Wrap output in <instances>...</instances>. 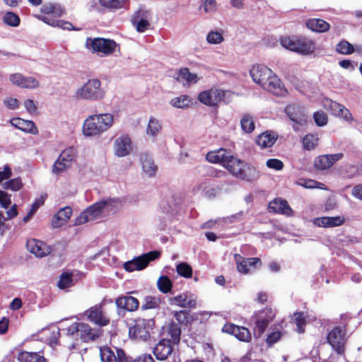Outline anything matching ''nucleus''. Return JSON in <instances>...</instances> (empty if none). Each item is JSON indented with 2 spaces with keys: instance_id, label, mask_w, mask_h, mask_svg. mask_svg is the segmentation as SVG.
Instances as JSON below:
<instances>
[{
  "instance_id": "nucleus-1",
  "label": "nucleus",
  "mask_w": 362,
  "mask_h": 362,
  "mask_svg": "<svg viewBox=\"0 0 362 362\" xmlns=\"http://www.w3.org/2000/svg\"><path fill=\"white\" fill-rule=\"evenodd\" d=\"M113 121L114 117L110 113L90 115L83 122V132L88 136L100 135L112 126Z\"/></svg>"
},
{
  "instance_id": "nucleus-2",
  "label": "nucleus",
  "mask_w": 362,
  "mask_h": 362,
  "mask_svg": "<svg viewBox=\"0 0 362 362\" xmlns=\"http://www.w3.org/2000/svg\"><path fill=\"white\" fill-rule=\"evenodd\" d=\"M223 167L236 178L247 182H254L259 177V171L254 166L234 157L233 154L226 164H223Z\"/></svg>"
},
{
  "instance_id": "nucleus-3",
  "label": "nucleus",
  "mask_w": 362,
  "mask_h": 362,
  "mask_svg": "<svg viewBox=\"0 0 362 362\" xmlns=\"http://www.w3.org/2000/svg\"><path fill=\"white\" fill-rule=\"evenodd\" d=\"M280 43L284 48L302 54H310L316 49L315 42L306 37L284 36L280 38Z\"/></svg>"
},
{
  "instance_id": "nucleus-4",
  "label": "nucleus",
  "mask_w": 362,
  "mask_h": 362,
  "mask_svg": "<svg viewBox=\"0 0 362 362\" xmlns=\"http://www.w3.org/2000/svg\"><path fill=\"white\" fill-rule=\"evenodd\" d=\"M276 312L269 307H265L252 315V321L254 323L252 330L255 339L262 337L269 325L274 320Z\"/></svg>"
},
{
  "instance_id": "nucleus-5",
  "label": "nucleus",
  "mask_w": 362,
  "mask_h": 362,
  "mask_svg": "<svg viewBox=\"0 0 362 362\" xmlns=\"http://www.w3.org/2000/svg\"><path fill=\"white\" fill-rule=\"evenodd\" d=\"M67 334L71 337H79L83 341L88 342L99 338L102 331L99 329H93L84 322H74L68 327Z\"/></svg>"
},
{
  "instance_id": "nucleus-6",
  "label": "nucleus",
  "mask_w": 362,
  "mask_h": 362,
  "mask_svg": "<svg viewBox=\"0 0 362 362\" xmlns=\"http://www.w3.org/2000/svg\"><path fill=\"white\" fill-rule=\"evenodd\" d=\"M86 47L93 53H100L107 56L113 54L118 45L111 39L103 37H88L85 43Z\"/></svg>"
},
{
  "instance_id": "nucleus-7",
  "label": "nucleus",
  "mask_w": 362,
  "mask_h": 362,
  "mask_svg": "<svg viewBox=\"0 0 362 362\" xmlns=\"http://www.w3.org/2000/svg\"><path fill=\"white\" fill-rule=\"evenodd\" d=\"M152 319L138 317L134 320V324L129 327V337L131 339L147 341L150 337V332L154 325Z\"/></svg>"
},
{
  "instance_id": "nucleus-8",
  "label": "nucleus",
  "mask_w": 362,
  "mask_h": 362,
  "mask_svg": "<svg viewBox=\"0 0 362 362\" xmlns=\"http://www.w3.org/2000/svg\"><path fill=\"white\" fill-rule=\"evenodd\" d=\"M105 90L101 88L100 80L90 79L76 92L77 98L90 100H98L104 98Z\"/></svg>"
},
{
  "instance_id": "nucleus-9",
  "label": "nucleus",
  "mask_w": 362,
  "mask_h": 362,
  "mask_svg": "<svg viewBox=\"0 0 362 362\" xmlns=\"http://www.w3.org/2000/svg\"><path fill=\"white\" fill-rule=\"evenodd\" d=\"M285 113L293 122V129L300 132L308 124V117L303 108L298 105H288L285 107Z\"/></svg>"
},
{
  "instance_id": "nucleus-10",
  "label": "nucleus",
  "mask_w": 362,
  "mask_h": 362,
  "mask_svg": "<svg viewBox=\"0 0 362 362\" xmlns=\"http://www.w3.org/2000/svg\"><path fill=\"white\" fill-rule=\"evenodd\" d=\"M160 255L159 251L153 250L146 254H143L128 261L124 264V268L127 272L140 271L145 269L151 261L158 259Z\"/></svg>"
},
{
  "instance_id": "nucleus-11",
  "label": "nucleus",
  "mask_w": 362,
  "mask_h": 362,
  "mask_svg": "<svg viewBox=\"0 0 362 362\" xmlns=\"http://www.w3.org/2000/svg\"><path fill=\"white\" fill-rule=\"evenodd\" d=\"M88 321L99 326L105 327L110 324V317L104 310V303H100L91 306L84 313Z\"/></svg>"
},
{
  "instance_id": "nucleus-12",
  "label": "nucleus",
  "mask_w": 362,
  "mask_h": 362,
  "mask_svg": "<svg viewBox=\"0 0 362 362\" xmlns=\"http://www.w3.org/2000/svg\"><path fill=\"white\" fill-rule=\"evenodd\" d=\"M76 154L74 148H68L64 150L59 155L58 159L53 165L52 172L54 174H59L71 166L75 160Z\"/></svg>"
},
{
  "instance_id": "nucleus-13",
  "label": "nucleus",
  "mask_w": 362,
  "mask_h": 362,
  "mask_svg": "<svg viewBox=\"0 0 362 362\" xmlns=\"http://www.w3.org/2000/svg\"><path fill=\"white\" fill-rule=\"evenodd\" d=\"M226 95V91L223 90L211 88L208 90L202 91L198 95V99L202 103L214 107L223 101Z\"/></svg>"
},
{
  "instance_id": "nucleus-14",
  "label": "nucleus",
  "mask_w": 362,
  "mask_h": 362,
  "mask_svg": "<svg viewBox=\"0 0 362 362\" xmlns=\"http://www.w3.org/2000/svg\"><path fill=\"white\" fill-rule=\"evenodd\" d=\"M234 259L236 262L237 270L243 274H247L262 266V260L259 257H244L239 254H235Z\"/></svg>"
},
{
  "instance_id": "nucleus-15",
  "label": "nucleus",
  "mask_w": 362,
  "mask_h": 362,
  "mask_svg": "<svg viewBox=\"0 0 362 362\" xmlns=\"http://www.w3.org/2000/svg\"><path fill=\"white\" fill-rule=\"evenodd\" d=\"M327 339L328 343L338 354L344 353L346 338L344 330L336 327L329 332Z\"/></svg>"
},
{
  "instance_id": "nucleus-16",
  "label": "nucleus",
  "mask_w": 362,
  "mask_h": 362,
  "mask_svg": "<svg viewBox=\"0 0 362 362\" xmlns=\"http://www.w3.org/2000/svg\"><path fill=\"white\" fill-rule=\"evenodd\" d=\"M100 356L102 362H129L125 351L122 349H116V352H114L108 346L102 347Z\"/></svg>"
},
{
  "instance_id": "nucleus-17",
  "label": "nucleus",
  "mask_w": 362,
  "mask_h": 362,
  "mask_svg": "<svg viewBox=\"0 0 362 362\" xmlns=\"http://www.w3.org/2000/svg\"><path fill=\"white\" fill-rule=\"evenodd\" d=\"M273 74L274 71L271 69L262 64L254 65L250 71L253 81L262 88Z\"/></svg>"
},
{
  "instance_id": "nucleus-18",
  "label": "nucleus",
  "mask_w": 362,
  "mask_h": 362,
  "mask_svg": "<svg viewBox=\"0 0 362 362\" xmlns=\"http://www.w3.org/2000/svg\"><path fill=\"white\" fill-rule=\"evenodd\" d=\"M222 332L231 334L242 341L249 342L252 339L251 333L247 327L233 323L225 324L222 327Z\"/></svg>"
},
{
  "instance_id": "nucleus-19",
  "label": "nucleus",
  "mask_w": 362,
  "mask_h": 362,
  "mask_svg": "<svg viewBox=\"0 0 362 362\" xmlns=\"http://www.w3.org/2000/svg\"><path fill=\"white\" fill-rule=\"evenodd\" d=\"M118 202V199H117L108 198L93 204L85 210L86 211V213L88 214L90 219L95 220L103 213V210L106 207H110L111 210Z\"/></svg>"
},
{
  "instance_id": "nucleus-20",
  "label": "nucleus",
  "mask_w": 362,
  "mask_h": 362,
  "mask_svg": "<svg viewBox=\"0 0 362 362\" xmlns=\"http://www.w3.org/2000/svg\"><path fill=\"white\" fill-rule=\"evenodd\" d=\"M262 88L278 97H284L288 93L284 84L274 73L264 83Z\"/></svg>"
},
{
  "instance_id": "nucleus-21",
  "label": "nucleus",
  "mask_w": 362,
  "mask_h": 362,
  "mask_svg": "<svg viewBox=\"0 0 362 362\" xmlns=\"http://www.w3.org/2000/svg\"><path fill=\"white\" fill-rule=\"evenodd\" d=\"M115 305L117 309L127 312H134L139 308V300L133 296H122L115 299Z\"/></svg>"
},
{
  "instance_id": "nucleus-22",
  "label": "nucleus",
  "mask_w": 362,
  "mask_h": 362,
  "mask_svg": "<svg viewBox=\"0 0 362 362\" xmlns=\"http://www.w3.org/2000/svg\"><path fill=\"white\" fill-rule=\"evenodd\" d=\"M342 157L343 153H341L319 156L314 161V166L317 170H327L342 158Z\"/></svg>"
},
{
  "instance_id": "nucleus-23",
  "label": "nucleus",
  "mask_w": 362,
  "mask_h": 362,
  "mask_svg": "<svg viewBox=\"0 0 362 362\" xmlns=\"http://www.w3.org/2000/svg\"><path fill=\"white\" fill-rule=\"evenodd\" d=\"M169 302L172 305L188 309H193L197 306L196 298H194L192 294H189L187 292L170 298Z\"/></svg>"
},
{
  "instance_id": "nucleus-24",
  "label": "nucleus",
  "mask_w": 362,
  "mask_h": 362,
  "mask_svg": "<svg viewBox=\"0 0 362 362\" xmlns=\"http://www.w3.org/2000/svg\"><path fill=\"white\" fill-rule=\"evenodd\" d=\"M170 339H162L153 348V354L160 361L165 360L173 352V346Z\"/></svg>"
},
{
  "instance_id": "nucleus-25",
  "label": "nucleus",
  "mask_w": 362,
  "mask_h": 362,
  "mask_svg": "<svg viewBox=\"0 0 362 362\" xmlns=\"http://www.w3.org/2000/svg\"><path fill=\"white\" fill-rule=\"evenodd\" d=\"M28 250L37 257H43L51 252L50 247L44 242L36 239L28 240L26 243Z\"/></svg>"
},
{
  "instance_id": "nucleus-26",
  "label": "nucleus",
  "mask_w": 362,
  "mask_h": 362,
  "mask_svg": "<svg viewBox=\"0 0 362 362\" xmlns=\"http://www.w3.org/2000/svg\"><path fill=\"white\" fill-rule=\"evenodd\" d=\"M326 101L333 115L342 118L344 120L349 122L354 120V117L350 111L343 105L332 100L327 99Z\"/></svg>"
},
{
  "instance_id": "nucleus-27",
  "label": "nucleus",
  "mask_w": 362,
  "mask_h": 362,
  "mask_svg": "<svg viewBox=\"0 0 362 362\" xmlns=\"http://www.w3.org/2000/svg\"><path fill=\"white\" fill-rule=\"evenodd\" d=\"M10 81L12 83L23 88H35L39 86L38 81L34 77H25L19 73L11 74Z\"/></svg>"
},
{
  "instance_id": "nucleus-28",
  "label": "nucleus",
  "mask_w": 362,
  "mask_h": 362,
  "mask_svg": "<svg viewBox=\"0 0 362 362\" xmlns=\"http://www.w3.org/2000/svg\"><path fill=\"white\" fill-rule=\"evenodd\" d=\"M269 209L274 213L284 214L287 216H292L293 211L286 199L276 198L269 204Z\"/></svg>"
},
{
  "instance_id": "nucleus-29",
  "label": "nucleus",
  "mask_w": 362,
  "mask_h": 362,
  "mask_svg": "<svg viewBox=\"0 0 362 362\" xmlns=\"http://www.w3.org/2000/svg\"><path fill=\"white\" fill-rule=\"evenodd\" d=\"M231 155L232 153L230 151L220 148L218 150L208 152L206 155V159L209 163H218L223 167V164H226Z\"/></svg>"
},
{
  "instance_id": "nucleus-30",
  "label": "nucleus",
  "mask_w": 362,
  "mask_h": 362,
  "mask_svg": "<svg viewBox=\"0 0 362 362\" xmlns=\"http://www.w3.org/2000/svg\"><path fill=\"white\" fill-rule=\"evenodd\" d=\"M345 222L344 216H322L314 219V224L322 228H332L340 226Z\"/></svg>"
},
{
  "instance_id": "nucleus-31",
  "label": "nucleus",
  "mask_w": 362,
  "mask_h": 362,
  "mask_svg": "<svg viewBox=\"0 0 362 362\" xmlns=\"http://www.w3.org/2000/svg\"><path fill=\"white\" fill-rule=\"evenodd\" d=\"M72 209L70 206H65L61 209L52 218V226L54 228L64 226L72 215Z\"/></svg>"
},
{
  "instance_id": "nucleus-32",
  "label": "nucleus",
  "mask_w": 362,
  "mask_h": 362,
  "mask_svg": "<svg viewBox=\"0 0 362 362\" xmlns=\"http://www.w3.org/2000/svg\"><path fill=\"white\" fill-rule=\"evenodd\" d=\"M11 124L17 129L32 134H38L37 127L31 120H25L21 118H13L11 120Z\"/></svg>"
},
{
  "instance_id": "nucleus-33",
  "label": "nucleus",
  "mask_w": 362,
  "mask_h": 362,
  "mask_svg": "<svg viewBox=\"0 0 362 362\" xmlns=\"http://www.w3.org/2000/svg\"><path fill=\"white\" fill-rule=\"evenodd\" d=\"M306 28L315 33H326L329 30V23L321 18H309L305 22Z\"/></svg>"
},
{
  "instance_id": "nucleus-34",
  "label": "nucleus",
  "mask_w": 362,
  "mask_h": 362,
  "mask_svg": "<svg viewBox=\"0 0 362 362\" xmlns=\"http://www.w3.org/2000/svg\"><path fill=\"white\" fill-rule=\"evenodd\" d=\"M115 154L119 157L126 156L129 154L131 148V140L129 136H123L117 138L114 144Z\"/></svg>"
},
{
  "instance_id": "nucleus-35",
  "label": "nucleus",
  "mask_w": 362,
  "mask_h": 362,
  "mask_svg": "<svg viewBox=\"0 0 362 362\" xmlns=\"http://www.w3.org/2000/svg\"><path fill=\"white\" fill-rule=\"evenodd\" d=\"M140 161L141 163L142 169L146 175L149 177H153L156 175L158 167L148 153H141L140 156Z\"/></svg>"
},
{
  "instance_id": "nucleus-36",
  "label": "nucleus",
  "mask_w": 362,
  "mask_h": 362,
  "mask_svg": "<svg viewBox=\"0 0 362 362\" xmlns=\"http://www.w3.org/2000/svg\"><path fill=\"white\" fill-rule=\"evenodd\" d=\"M277 138V134L274 132L266 131L257 136L255 142L261 148H268L275 144Z\"/></svg>"
},
{
  "instance_id": "nucleus-37",
  "label": "nucleus",
  "mask_w": 362,
  "mask_h": 362,
  "mask_svg": "<svg viewBox=\"0 0 362 362\" xmlns=\"http://www.w3.org/2000/svg\"><path fill=\"white\" fill-rule=\"evenodd\" d=\"M19 362H47V360L40 352H29L22 351L18 354Z\"/></svg>"
},
{
  "instance_id": "nucleus-38",
  "label": "nucleus",
  "mask_w": 362,
  "mask_h": 362,
  "mask_svg": "<svg viewBox=\"0 0 362 362\" xmlns=\"http://www.w3.org/2000/svg\"><path fill=\"white\" fill-rule=\"evenodd\" d=\"M144 16V12L143 11H138L132 18V24L139 33L146 31L150 26L148 21Z\"/></svg>"
},
{
  "instance_id": "nucleus-39",
  "label": "nucleus",
  "mask_w": 362,
  "mask_h": 362,
  "mask_svg": "<svg viewBox=\"0 0 362 362\" xmlns=\"http://www.w3.org/2000/svg\"><path fill=\"white\" fill-rule=\"evenodd\" d=\"M319 140L318 134L316 133L305 134L302 139L303 148L308 151L314 150L318 146Z\"/></svg>"
},
{
  "instance_id": "nucleus-40",
  "label": "nucleus",
  "mask_w": 362,
  "mask_h": 362,
  "mask_svg": "<svg viewBox=\"0 0 362 362\" xmlns=\"http://www.w3.org/2000/svg\"><path fill=\"white\" fill-rule=\"evenodd\" d=\"M308 315L304 312L294 313L291 319V321L296 325L297 332L301 334L305 332V328L307 325Z\"/></svg>"
},
{
  "instance_id": "nucleus-41",
  "label": "nucleus",
  "mask_w": 362,
  "mask_h": 362,
  "mask_svg": "<svg viewBox=\"0 0 362 362\" xmlns=\"http://www.w3.org/2000/svg\"><path fill=\"white\" fill-rule=\"evenodd\" d=\"M41 11L45 14L52 15L54 17H60L64 13V10L62 6L56 3L44 4L41 8Z\"/></svg>"
},
{
  "instance_id": "nucleus-42",
  "label": "nucleus",
  "mask_w": 362,
  "mask_h": 362,
  "mask_svg": "<svg viewBox=\"0 0 362 362\" xmlns=\"http://www.w3.org/2000/svg\"><path fill=\"white\" fill-rule=\"evenodd\" d=\"M167 332L171 337V342L173 345L177 344L180 340L181 328L180 326L172 321L167 326Z\"/></svg>"
},
{
  "instance_id": "nucleus-43",
  "label": "nucleus",
  "mask_w": 362,
  "mask_h": 362,
  "mask_svg": "<svg viewBox=\"0 0 362 362\" xmlns=\"http://www.w3.org/2000/svg\"><path fill=\"white\" fill-rule=\"evenodd\" d=\"M170 104L174 107L185 109L192 105V100L187 95H182L179 97H175L171 99Z\"/></svg>"
},
{
  "instance_id": "nucleus-44",
  "label": "nucleus",
  "mask_w": 362,
  "mask_h": 362,
  "mask_svg": "<svg viewBox=\"0 0 362 362\" xmlns=\"http://www.w3.org/2000/svg\"><path fill=\"white\" fill-rule=\"evenodd\" d=\"M240 126L245 133H252L255 128L253 117L250 114H244L240 119Z\"/></svg>"
},
{
  "instance_id": "nucleus-45",
  "label": "nucleus",
  "mask_w": 362,
  "mask_h": 362,
  "mask_svg": "<svg viewBox=\"0 0 362 362\" xmlns=\"http://www.w3.org/2000/svg\"><path fill=\"white\" fill-rule=\"evenodd\" d=\"M178 76L175 78L177 81H185L187 83H195L197 82V76L196 74L189 72L188 68L184 67L179 69Z\"/></svg>"
},
{
  "instance_id": "nucleus-46",
  "label": "nucleus",
  "mask_w": 362,
  "mask_h": 362,
  "mask_svg": "<svg viewBox=\"0 0 362 362\" xmlns=\"http://www.w3.org/2000/svg\"><path fill=\"white\" fill-rule=\"evenodd\" d=\"M129 0H99L100 4L105 8L119 9L126 7Z\"/></svg>"
},
{
  "instance_id": "nucleus-47",
  "label": "nucleus",
  "mask_w": 362,
  "mask_h": 362,
  "mask_svg": "<svg viewBox=\"0 0 362 362\" xmlns=\"http://www.w3.org/2000/svg\"><path fill=\"white\" fill-rule=\"evenodd\" d=\"M158 289L163 293L171 292L173 283L168 276H160L157 281Z\"/></svg>"
},
{
  "instance_id": "nucleus-48",
  "label": "nucleus",
  "mask_w": 362,
  "mask_h": 362,
  "mask_svg": "<svg viewBox=\"0 0 362 362\" xmlns=\"http://www.w3.org/2000/svg\"><path fill=\"white\" fill-rule=\"evenodd\" d=\"M173 316L179 325H187L192 320L189 312L186 310L175 311Z\"/></svg>"
},
{
  "instance_id": "nucleus-49",
  "label": "nucleus",
  "mask_w": 362,
  "mask_h": 362,
  "mask_svg": "<svg viewBox=\"0 0 362 362\" xmlns=\"http://www.w3.org/2000/svg\"><path fill=\"white\" fill-rule=\"evenodd\" d=\"M336 50L341 54H351L354 52V48L350 42L342 40L336 45Z\"/></svg>"
},
{
  "instance_id": "nucleus-50",
  "label": "nucleus",
  "mask_w": 362,
  "mask_h": 362,
  "mask_svg": "<svg viewBox=\"0 0 362 362\" xmlns=\"http://www.w3.org/2000/svg\"><path fill=\"white\" fill-rule=\"evenodd\" d=\"M176 271L177 274L186 279L191 278L192 276V268L186 262H181L176 267Z\"/></svg>"
},
{
  "instance_id": "nucleus-51",
  "label": "nucleus",
  "mask_w": 362,
  "mask_h": 362,
  "mask_svg": "<svg viewBox=\"0 0 362 362\" xmlns=\"http://www.w3.org/2000/svg\"><path fill=\"white\" fill-rule=\"evenodd\" d=\"M2 187L4 189L18 191L23 187V183L21 179L17 177L6 181L3 183Z\"/></svg>"
},
{
  "instance_id": "nucleus-52",
  "label": "nucleus",
  "mask_w": 362,
  "mask_h": 362,
  "mask_svg": "<svg viewBox=\"0 0 362 362\" xmlns=\"http://www.w3.org/2000/svg\"><path fill=\"white\" fill-rule=\"evenodd\" d=\"M72 281V273L63 272L59 277L57 286L59 288L64 289L71 286Z\"/></svg>"
},
{
  "instance_id": "nucleus-53",
  "label": "nucleus",
  "mask_w": 362,
  "mask_h": 362,
  "mask_svg": "<svg viewBox=\"0 0 362 362\" xmlns=\"http://www.w3.org/2000/svg\"><path fill=\"white\" fill-rule=\"evenodd\" d=\"M160 302L156 297L147 296L144 298V303L141 305V310L156 309L159 307Z\"/></svg>"
},
{
  "instance_id": "nucleus-54",
  "label": "nucleus",
  "mask_w": 362,
  "mask_h": 362,
  "mask_svg": "<svg viewBox=\"0 0 362 362\" xmlns=\"http://www.w3.org/2000/svg\"><path fill=\"white\" fill-rule=\"evenodd\" d=\"M161 129V124L158 119L151 117L147 127V134L156 136Z\"/></svg>"
},
{
  "instance_id": "nucleus-55",
  "label": "nucleus",
  "mask_w": 362,
  "mask_h": 362,
  "mask_svg": "<svg viewBox=\"0 0 362 362\" xmlns=\"http://www.w3.org/2000/svg\"><path fill=\"white\" fill-rule=\"evenodd\" d=\"M19 16L13 12H6L4 16V22L10 26L16 27L20 24Z\"/></svg>"
},
{
  "instance_id": "nucleus-56",
  "label": "nucleus",
  "mask_w": 362,
  "mask_h": 362,
  "mask_svg": "<svg viewBox=\"0 0 362 362\" xmlns=\"http://www.w3.org/2000/svg\"><path fill=\"white\" fill-rule=\"evenodd\" d=\"M283 334L281 331L279 330H273L272 332L268 334L265 341L268 346L271 347L274 344L280 340Z\"/></svg>"
},
{
  "instance_id": "nucleus-57",
  "label": "nucleus",
  "mask_w": 362,
  "mask_h": 362,
  "mask_svg": "<svg viewBox=\"0 0 362 362\" xmlns=\"http://www.w3.org/2000/svg\"><path fill=\"white\" fill-rule=\"evenodd\" d=\"M52 27H58L67 30H80L81 28H75L71 23L66 21L58 20L52 21Z\"/></svg>"
},
{
  "instance_id": "nucleus-58",
  "label": "nucleus",
  "mask_w": 362,
  "mask_h": 362,
  "mask_svg": "<svg viewBox=\"0 0 362 362\" xmlns=\"http://www.w3.org/2000/svg\"><path fill=\"white\" fill-rule=\"evenodd\" d=\"M313 119L318 127H323L327 124L328 118L322 111H317L313 114Z\"/></svg>"
},
{
  "instance_id": "nucleus-59",
  "label": "nucleus",
  "mask_w": 362,
  "mask_h": 362,
  "mask_svg": "<svg viewBox=\"0 0 362 362\" xmlns=\"http://www.w3.org/2000/svg\"><path fill=\"white\" fill-rule=\"evenodd\" d=\"M301 181H302V182L300 183V185L305 188H309V189L319 188V189H325V185L323 183L313 180L303 179V180H301Z\"/></svg>"
},
{
  "instance_id": "nucleus-60",
  "label": "nucleus",
  "mask_w": 362,
  "mask_h": 362,
  "mask_svg": "<svg viewBox=\"0 0 362 362\" xmlns=\"http://www.w3.org/2000/svg\"><path fill=\"white\" fill-rule=\"evenodd\" d=\"M221 33L216 31L210 32L206 37V40L210 44H219L223 41Z\"/></svg>"
},
{
  "instance_id": "nucleus-61",
  "label": "nucleus",
  "mask_w": 362,
  "mask_h": 362,
  "mask_svg": "<svg viewBox=\"0 0 362 362\" xmlns=\"http://www.w3.org/2000/svg\"><path fill=\"white\" fill-rule=\"evenodd\" d=\"M266 165L269 168L274 169L276 170H281L284 166V163L277 158H270L267 160Z\"/></svg>"
},
{
  "instance_id": "nucleus-62",
  "label": "nucleus",
  "mask_w": 362,
  "mask_h": 362,
  "mask_svg": "<svg viewBox=\"0 0 362 362\" xmlns=\"http://www.w3.org/2000/svg\"><path fill=\"white\" fill-rule=\"evenodd\" d=\"M11 204V195L6 192L0 190V205L4 209H7Z\"/></svg>"
},
{
  "instance_id": "nucleus-63",
  "label": "nucleus",
  "mask_w": 362,
  "mask_h": 362,
  "mask_svg": "<svg viewBox=\"0 0 362 362\" xmlns=\"http://www.w3.org/2000/svg\"><path fill=\"white\" fill-rule=\"evenodd\" d=\"M90 219V217L89 216L88 214L86 213V211L84 210L83 212L80 214V215L75 219L74 225L76 226H80L82 224H84L89 221Z\"/></svg>"
},
{
  "instance_id": "nucleus-64",
  "label": "nucleus",
  "mask_w": 362,
  "mask_h": 362,
  "mask_svg": "<svg viewBox=\"0 0 362 362\" xmlns=\"http://www.w3.org/2000/svg\"><path fill=\"white\" fill-rule=\"evenodd\" d=\"M203 8L206 13L215 11L216 8V0H205Z\"/></svg>"
}]
</instances>
